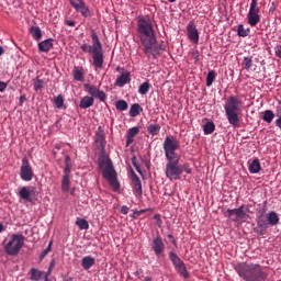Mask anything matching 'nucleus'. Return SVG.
Segmentation results:
<instances>
[{
  "mask_svg": "<svg viewBox=\"0 0 281 281\" xmlns=\"http://www.w3.org/2000/svg\"><path fill=\"white\" fill-rule=\"evenodd\" d=\"M236 273L245 281H265L267 273L262 271V266L258 263L239 262L234 266Z\"/></svg>",
  "mask_w": 281,
  "mask_h": 281,
  "instance_id": "1",
  "label": "nucleus"
},
{
  "mask_svg": "<svg viewBox=\"0 0 281 281\" xmlns=\"http://www.w3.org/2000/svg\"><path fill=\"white\" fill-rule=\"evenodd\" d=\"M225 115L228 124L237 128L240 124V113H243V100L238 95H231L224 103Z\"/></svg>",
  "mask_w": 281,
  "mask_h": 281,
  "instance_id": "2",
  "label": "nucleus"
},
{
  "mask_svg": "<svg viewBox=\"0 0 281 281\" xmlns=\"http://www.w3.org/2000/svg\"><path fill=\"white\" fill-rule=\"evenodd\" d=\"M92 45L83 44L81 45L82 52L90 54L93 60V67L95 69H102L104 65V49L102 48V43L95 31H91Z\"/></svg>",
  "mask_w": 281,
  "mask_h": 281,
  "instance_id": "3",
  "label": "nucleus"
},
{
  "mask_svg": "<svg viewBox=\"0 0 281 281\" xmlns=\"http://www.w3.org/2000/svg\"><path fill=\"white\" fill-rule=\"evenodd\" d=\"M257 225L255 227V234L258 236H265L269 227H276L280 224V216L274 211L269 213L261 211L257 214Z\"/></svg>",
  "mask_w": 281,
  "mask_h": 281,
  "instance_id": "4",
  "label": "nucleus"
},
{
  "mask_svg": "<svg viewBox=\"0 0 281 281\" xmlns=\"http://www.w3.org/2000/svg\"><path fill=\"white\" fill-rule=\"evenodd\" d=\"M183 172L187 175H192V169L188 162H184L182 166H180L179 158L169 160V162L166 165L165 175L169 181H179Z\"/></svg>",
  "mask_w": 281,
  "mask_h": 281,
  "instance_id": "5",
  "label": "nucleus"
},
{
  "mask_svg": "<svg viewBox=\"0 0 281 281\" xmlns=\"http://www.w3.org/2000/svg\"><path fill=\"white\" fill-rule=\"evenodd\" d=\"M138 38L142 42L149 41L150 38H157L155 35V29L150 19L138 18L137 21Z\"/></svg>",
  "mask_w": 281,
  "mask_h": 281,
  "instance_id": "6",
  "label": "nucleus"
},
{
  "mask_svg": "<svg viewBox=\"0 0 281 281\" xmlns=\"http://www.w3.org/2000/svg\"><path fill=\"white\" fill-rule=\"evenodd\" d=\"M23 245H25V237L21 234H13L4 246L5 254L8 256H19Z\"/></svg>",
  "mask_w": 281,
  "mask_h": 281,
  "instance_id": "7",
  "label": "nucleus"
},
{
  "mask_svg": "<svg viewBox=\"0 0 281 281\" xmlns=\"http://www.w3.org/2000/svg\"><path fill=\"white\" fill-rule=\"evenodd\" d=\"M179 142L175 136H167L164 143L165 157L167 161H172L173 159H180L176 150H179Z\"/></svg>",
  "mask_w": 281,
  "mask_h": 281,
  "instance_id": "8",
  "label": "nucleus"
},
{
  "mask_svg": "<svg viewBox=\"0 0 281 281\" xmlns=\"http://www.w3.org/2000/svg\"><path fill=\"white\" fill-rule=\"evenodd\" d=\"M143 45V52L147 58H153L157 60L161 53L159 52V46L157 45V37H153L150 40H145L140 42Z\"/></svg>",
  "mask_w": 281,
  "mask_h": 281,
  "instance_id": "9",
  "label": "nucleus"
},
{
  "mask_svg": "<svg viewBox=\"0 0 281 281\" xmlns=\"http://www.w3.org/2000/svg\"><path fill=\"white\" fill-rule=\"evenodd\" d=\"M247 21L250 27H256L258 23H260V8L258 7V0H251Z\"/></svg>",
  "mask_w": 281,
  "mask_h": 281,
  "instance_id": "10",
  "label": "nucleus"
},
{
  "mask_svg": "<svg viewBox=\"0 0 281 281\" xmlns=\"http://www.w3.org/2000/svg\"><path fill=\"white\" fill-rule=\"evenodd\" d=\"M169 259L172 262L176 271H178V273H180L184 280H188V278H190V272H188V268L186 267L183 260H181V258H179V256L172 251L169 252Z\"/></svg>",
  "mask_w": 281,
  "mask_h": 281,
  "instance_id": "11",
  "label": "nucleus"
},
{
  "mask_svg": "<svg viewBox=\"0 0 281 281\" xmlns=\"http://www.w3.org/2000/svg\"><path fill=\"white\" fill-rule=\"evenodd\" d=\"M223 213L226 218H231V221H234V223L247 221V212H245V206L243 205L238 209H227Z\"/></svg>",
  "mask_w": 281,
  "mask_h": 281,
  "instance_id": "12",
  "label": "nucleus"
},
{
  "mask_svg": "<svg viewBox=\"0 0 281 281\" xmlns=\"http://www.w3.org/2000/svg\"><path fill=\"white\" fill-rule=\"evenodd\" d=\"M19 196L29 203H36L38 201V190L36 187H23L19 191Z\"/></svg>",
  "mask_w": 281,
  "mask_h": 281,
  "instance_id": "13",
  "label": "nucleus"
},
{
  "mask_svg": "<svg viewBox=\"0 0 281 281\" xmlns=\"http://www.w3.org/2000/svg\"><path fill=\"white\" fill-rule=\"evenodd\" d=\"M103 178L110 183L111 188H113L114 192H117L120 190V181H117V172H115V169L112 167H108L102 171Z\"/></svg>",
  "mask_w": 281,
  "mask_h": 281,
  "instance_id": "14",
  "label": "nucleus"
},
{
  "mask_svg": "<svg viewBox=\"0 0 281 281\" xmlns=\"http://www.w3.org/2000/svg\"><path fill=\"white\" fill-rule=\"evenodd\" d=\"M20 175L23 181H32V179H34V170L32 169V165H30V160H27V158L22 160Z\"/></svg>",
  "mask_w": 281,
  "mask_h": 281,
  "instance_id": "15",
  "label": "nucleus"
},
{
  "mask_svg": "<svg viewBox=\"0 0 281 281\" xmlns=\"http://www.w3.org/2000/svg\"><path fill=\"white\" fill-rule=\"evenodd\" d=\"M151 249L157 258H164V252L166 251V244L161 236H157L151 241Z\"/></svg>",
  "mask_w": 281,
  "mask_h": 281,
  "instance_id": "16",
  "label": "nucleus"
},
{
  "mask_svg": "<svg viewBox=\"0 0 281 281\" xmlns=\"http://www.w3.org/2000/svg\"><path fill=\"white\" fill-rule=\"evenodd\" d=\"M85 89L87 93H89V95H91L92 98H97V100H100L101 102H104L106 100V93L98 89V87L86 85Z\"/></svg>",
  "mask_w": 281,
  "mask_h": 281,
  "instance_id": "17",
  "label": "nucleus"
},
{
  "mask_svg": "<svg viewBox=\"0 0 281 281\" xmlns=\"http://www.w3.org/2000/svg\"><path fill=\"white\" fill-rule=\"evenodd\" d=\"M72 8L76 10V12H79L85 19L91 16V10H89V7H87V3H85V0H79V2L74 3Z\"/></svg>",
  "mask_w": 281,
  "mask_h": 281,
  "instance_id": "18",
  "label": "nucleus"
},
{
  "mask_svg": "<svg viewBox=\"0 0 281 281\" xmlns=\"http://www.w3.org/2000/svg\"><path fill=\"white\" fill-rule=\"evenodd\" d=\"M187 34L188 37L192 41V43H199V31L196 30V25H194V22H190L187 25Z\"/></svg>",
  "mask_w": 281,
  "mask_h": 281,
  "instance_id": "19",
  "label": "nucleus"
},
{
  "mask_svg": "<svg viewBox=\"0 0 281 281\" xmlns=\"http://www.w3.org/2000/svg\"><path fill=\"white\" fill-rule=\"evenodd\" d=\"M131 82V72L128 70L123 71L115 80L116 87H124Z\"/></svg>",
  "mask_w": 281,
  "mask_h": 281,
  "instance_id": "20",
  "label": "nucleus"
},
{
  "mask_svg": "<svg viewBox=\"0 0 281 281\" xmlns=\"http://www.w3.org/2000/svg\"><path fill=\"white\" fill-rule=\"evenodd\" d=\"M132 182L136 195L142 196V194H144V190L142 189V180L137 177L136 173L132 175Z\"/></svg>",
  "mask_w": 281,
  "mask_h": 281,
  "instance_id": "21",
  "label": "nucleus"
},
{
  "mask_svg": "<svg viewBox=\"0 0 281 281\" xmlns=\"http://www.w3.org/2000/svg\"><path fill=\"white\" fill-rule=\"evenodd\" d=\"M248 170L250 172V175H258V172H260V170H262V167L260 165V160L255 159V160H249L248 161Z\"/></svg>",
  "mask_w": 281,
  "mask_h": 281,
  "instance_id": "22",
  "label": "nucleus"
},
{
  "mask_svg": "<svg viewBox=\"0 0 281 281\" xmlns=\"http://www.w3.org/2000/svg\"><path fill=\"white\" fill-rule=\"evenodd\" d=\"M93 265H95V258L91 256H86L81 259V267L85 271H89Z\"/></svg>",
  "mask_w": 281,
  "mask_h": 281,
  "instance_id": "23",
  "label": "nucleus"
},
{
  "mask_svg": "<svg viewBox=\"0 0 281 281\" xmlns=\"http://www.w3.org/2000/svg\"><path fill=\"white\" fill-rule=\"evenodd\" d=\"M53 47H54L53 38L45 40L38 44L40 52H44L45 54H47V52H49V49H52Z\"/></svg>",
  "mask_w": 281,
  "mask_h": 281,
  "instance_id": "24",
  "label": "nucleus"
},
{
  "mask_svg": "<svg viewBox=\"0 0 281 281\" xmlns=\"http://www.w3.org/2000/svg\"><path fill=\"white\" fill-rule=\"evenodd\" d=\"M139 134V127H132L127 131V136H126V146H131L133 144L135 135Z\"/></svg>",
  "mask_w": 281,
  "mask_h": 281,
  "instance_id": "25",
  "label": "nucleus"
},
{
  "mask_svg": "<svg viewBox=\"0 0 281 281\" xmlns=\"http://www.w3.org/2000/svg\"><path fill=\"white\" fill-rule=\"evenodd\" d=\"M94 99L93 97L86 95L81 99L79 106L80 109H91L93 106Z\"/></svg>",
  "mask_w": 281,
  "mask_h": 281,
  "instance_id": "26",
  "label": "nucleus"
},
{
  "mask_svg": "<svg viewBox=\"0 0 281 281\" xmlns=\"http://www.w3.org/2000/svg\"><path fill=\"white\" fill-rule=\"evenodd\" d=\"M30 273H31V277H30V280L32 281H41L43 280V276H44V272L36 269V268H32L30 270Z\"/></svg>",
  "mask_w": 281,
  "mask_h": 281,
  "instance_id": "27",
  "label": "nucleus"
},
{
  "mask_svg": "<svg viewBox=\"0 0 281 281\" xmlns=\"http://www.w3.org/2000/svg\"><path fill=\"white\" fill-rule=\"evenodd\" d=\"M30 34L35 41H41L43 38V31L38 26H31Z\"/></svg>",
  "mask_w": 281,
  "mask_h": 281,
  "instance_id": "28",
  "label": "nucleus"
},
{
  "mask_svg": "<svg viewBox=\"0 0 281 281\" xmlns=\"http://www.w3.org/2000/svg\"><path fill=\"white\" fill-rule=\"evenodd\" d=\"M113 165L111 164V159L108 157H101L99 158V168L100 170L104 171L108 168H111Z\"/></svg>",
  "mask_w": 281,
  "mask_h": 281,
  "instance_id": "29",
  "label": "nucleus"
},
{
  "mask_svg": "<svg viewBox=\"0 0 281 281\" xmlns=\"http://www.w3.org/2000/svg\"><path fill=\"white\" fill-rule=\"evenodd\" d=\"M142 111H144L142 105H139V103H134V104H132V106L130 109V116L137 117V115H139V113H142Z\"/></svg>",
  "mask_w": 281,
  "mask_h": 281,
  "instance_id": "30",
  "label": "nucleus"
},
{
  "mask_svg": "<svg viewBox=\"0 0 281 281\" xmlns=\"http://www.w3.org/2000/svg\"><path fill=\"white\" fill-rule=\"evenodd\" d=\"M203 131H204V135H212V133L216 131V125L214 124V122L209 121L204 124Z\"/></svg>",
  "mask_w": 281,
  "mask_h": 281,
  "instance_id": "31",
  "label": "nucleus"
},
{
  "mask_svg": "<svg viewBox=\"0 0 281 281\" xmlns=\"http://www.w3.org/2000/svg\"><path fill=\"white\" fill-rule=\"evenodd\" d=\"M276 117V114L271 110H266L263 112L262 120L263 122H267V124H271L273 122V119Z\"/></svg>",
  "mask_w": 281,
  "mask_h": 281,
  "instance_id": "32",
  "label": "nucleus"
},
{
  "mask_svg": "<svg viewBox=\"0 0 281 281\" xmlns=\"http://www.w3.org/2000/svg\"><path fill=\"white\" fill-rule=\"evenodd\" d=\"M250 32L251 31L249 29H245L243 24H239L237 27V35L240 36L241 38H247Z\"/></svg>",
  "mask_w": 281,
  "mask_h": 281,
  "instance_id": "33",
  "label": "nucleus"
},
{
  "mask_svg": "<svg viewBox=\"0 0 281 281\" xmlns=\"http://www.w3.org/2000/svg\"><path fill=\"white\" fill-rule=\"evenodd\" d=\"M147 131L149 133V135H159V131H161V126L159 124H150L147 127Z\"/></svg>",
  "mask_w": 281,
  "mask_h": 281,
  "instance_id": "34",
  "label": "nucleus"
},
{
  "mask_svg": "<svg viewBox=\"0 0 281 281\" xmlns=\"http://www.w3.org/2000/svg\"><path fill=\"white\" fill-rule=\"evenodd\" d=\"M214 80H216V71L210 70L206 76V87H212V85H214Z\"/></svg>",
  "mask_w": 281,
  "mask_h": 281,
  "instance_id": "35",
  "label": "nucleus"
},
{
  "mask_svg": "<svg viewBox=\"0 0 281 281\" xmlns=\"http://www.w3.org/2000/svg\"><path fill=\"white\" fill-rule=\"evenodd\" d=\"M149 91H150V82L148 81H145L138 88V93H140V95H146V93H148Z\"/></svg>",
  "mask_w": 281,
  "mask_h": 281,
  "instance_id": "36",
  "label": "nucleus"
},
{
  "mask_svg": "<svg viewBox=\"0 0 281 281\" xmlns=\"http://www.w3.org/2000/svg\"><path fill=\"white\" fill-rule=\"evenodd\" d=\"M54 104H55L56 109H63V106H65V98L63 97V94H58L54 99Z\"/></svg>",
  "mask_w": 281,
  "mask_h": 281,
  "instance_id": "37",
  "label": "nucleus"
},
{
  "mask_svg": "<svg viewBox=\"0 0 281 281\" xmlns=\"http://www.w3.org/2000/svg\"><path fill=\"white\" fill-rule=\"evenodd\" d=\"M72 76L74 79L77 80V82H82V80H85V72H82V70L74 69Z\"/></svg>",
  "mask_w": 281,
  "mask_h": 281,
  "instance_id": "38",
  "label": "nucleus"
},
{
  "mask_svg": "<svg viewBox=\"0 0 281 281\" xmlns=\"http://www.w3.org/2000/svg\"><path fill=\"white\" fill-rule=\"evenodd\" d=\"M76 225L79 227V229H89V222L85 218H78L76 221Z\"/></svg>",
  "mask_w": 281,
  "mask_h": 281,
  "instance_id": "39",
  "label": "nucleus"
},
{
  "mask_svg": "<svg viewBox=\"0 0 281 281\" xmlns=\"http://www.w3.org/2000/svg\"><path fill=\"white\" fill-rule=\"evenodd\" d=\"M34 91H43V88L45 87V81L43 79L37 78L34 83Z\"/></svg>",
  "mask_w": 281,
  "mask_h": 281,
  "instance_id": "40",
  "label": "nucleus"
},
{
  "mask_svg": "<svg viewBox=\"0 0 281 281\" xmlns=\"http://www.w3.org/2000/svg\"><path fill=\"white\" fill-rule=\"evenodd\" d=\"M117 111H126L128 109V103L124 100H119L115 103Z\"/></svg>",
  "mask_w": 281,
  "mask_h": 281,
  "instance_id": "41",
  "label": "nucleus"
},
{
  "mask_svg": "<svg viewBox=\"0 0 281 281\" xmlns=\"http://www.w3.org/2000/svg\"><path fill=\"white\" fill-rule=\"evenodd\" d=\"M251 65H254V59L251 57H244V60H243L244 69L249 71V69H251Z\"/></svg>",
  "mask_w": 281,
  "mask_h": 281,
  "instance_id": "42",
  "label": "nucleus"
},
{
  "mask_svg": "<svg viewBox=\"0 0 281 281\" xmlns=\"http://www.w3.org/2000/svg\"><path fill=\"white\" fill-rule=\"evenodd\" d=\"M69 176H64L63 181H61V188L65 192H67V190H69Z\"/></svg>",
  "mask_w": 281,
  "mask_h": 281,
  "instance_id": "43",
  "label": "nucleus"
},
{
  "mask_svg": "<svg viewBox=\"0 0 281 281\" xmlns=\"http://www.w3.org/2000/svg\"><path fill=\"white\" fill-rule=\"evenodd\" d=\"M52 245H54V241H49L47 248L42 251L40 256L41 260H43V258H45L49 252H52Z\"/></svg>",
  "mask_w": 281,
  "mask_h": 281,
  "instance_id": "44",
  "label": "nucleus"
},
{
  "mask_svg": "<svg viewBox=\"0 0 281 281\" xmlns=\"http://www.w3.org/2000/svg\"><path fill=\"white\" fill-rule=\"evenodd\" d=\"M154 221H156L157 227H161L164 225V221H161V215L159 214L154 215Z\"/></svg>",
  "mask_w": 281,
  "mask_h": 281,
  "instance_id": "45",
  "label": "nucleus"
},
{
  "mask_svg": "<svg viewBox=\"0 0 281 281\" xmlns=\"http://www.w3.org/2000/svg\"><path fill=\"white\" fill-rule=\"evenodd\" d=\"M95 143H97V144H101V146H102V144H104V134H102V133H97Z\"/></svg>",
  "mask_w": 281,
  "mask_h": 281,
  "instance_id": "46",
  "label": "nucleus"
},
{
  "mask_svg": "<svg viewBox=\"0 0 281 281\" xmlns=\"http://www.w3.org/2000/svg\"><path fill=\"white\" fill-rule=\"evenodd\" d=\"M71 175V166H65L64 177H69Z\"/></svg>",
  "mask_w": 281,
  "mask_h": 281,
  "instance_id": "47",
  "label": "nucleus"
},
{
  "mask_svg": "<svg viewBox=\"0 0 281 281\" xmlns=\"http://www.w3.org/2000/svg\"><path fill=\"white\" fill-rule=\"evenodd\" d=\"M274 54L277 58H281V45L274 47Z\"/></svg>",
  "mask_w": 281,
  "mask_h": 281,
  "instance_id": "48",
  "label": "nucleus"
},
{
  "mask_svg": "<svg viewBox=\"0 0 281 281\" xmlns=\"http://www.w3.org/2000/svg\"><path fill=\"white\" fill-rule=\"evenodd\" d=\"M8 89V83L5 81H0V93H3Z\"/></svg>",
  "mask_w": 281,
  "mask_h": 281,
  "instance_id": "49",
  "label": "nucleus"
},
{
  "mask_svg": "<svg viewBox=\"0 0 281 281\" xmlns=\"http://www.w3.org/2000/svg\"><path fill=\"white\" fill-rule=\"evenodd\" d=\"M137 157H133L132 158V164H133V166L136 168V170H137V172H142L140 170H139V166H137Z\"/></svg>",
  "mask_w": 281,
  "mask_h": 281,
  "instance_id": "50",
  "label": "nucleus"
},
{
  "mask_svg": "<svg viewBox=\"0 0 281 281\" xmlns=\"http://www.w3.org/2000/svg\"><path fill=\"white\" fill-rule=\"evenodd\" d=\"M143 273H144V270H142V269H138V270H136L135 272H134V276H135V278H142L143 277Z\"/></svg>",
  "mask_w": 281,
  "mask_h": 281,
  "instance_id": "51",
  "label": "nucleus"
},
{
  "mask_svg": "<svg viewBox=\"0 0 281 281\" xmlns=\"http://www.w3.org/2000/svg\"><path fill=\"white\" fill-rule=\"evenodd\" d=\"M65 24L68 25L69 27H76V21L66 20Z\"/></svg>",
  "mask_w": 281,
  "mask_h": 281,
  "instance_id": "52",
  "label": "nucleus"
},
{
  "mask_svg": "<svg viewBox=\"0 0 281 281\" xmlns=\"http://www.w3.org/2000/svg\"><path fill=\"white\" fill-rule=\"evenodd\" d=\"M167 237L170 240V243H172V245H177V240L175 239V236L172 234L167 235Z\"/></svg>",
  "mask_w": 281,
  "mask_h": 281,
  "instance_id": "53",
  "label": "nucleus"
},
{
  "mask_svg": "<svg viewBox=\"0 0 281 281\" xmlns=\"http://www.w3.org/2000/svg\"><path fill=\"white\" fill-rule=\"evenodd\" d=\"M65 166H72L71 165V157L66 156V158H65Z\"/></svg>",
  "mask_w": 281,
  "mask_h": 281,
  "instance_id": "54",
  "label": "nucleus"
},
{
  "mask_svg": "<svg viewBox=\"0 0 281 281\" xmlns=\"http://www.w3.org/2000/svg\"><path fill=\"white\" fill-rule=\"evenodd\" d=\"M121 214H128V206L123 205V206L121 207Z\"/></svg>",
  "mask_w": 281,
  "mask_h": 281,
  "instance_id": "55",
  "label": "nucleus"
},
{
  "mask_svg": "<svg viewBox=\"0 0 281 281\" xmlns=\"http://www.w3.org/2000/svg\"><path fill=\"white\" fill-rule=\"evenodd\" d=\"M158 46V52H166V44L161 43L160 45H157Z\"/></svg>",
  "mask_w": 281,
  "mask_h": 281,
  "instance_id": "56",
  "label": "nucleus"
},
{
  "mask_svg": "<svg viewBox=\"0 0 281 281\" xmlns=\"http://www.w3.org/2000/svg\"><path fill=\"white\" fill-rule=\"evenodd\" d=\"M54 267H56V260L53 259L49 263V268L54 269Z\"/></svg>",
  "mask_w": 281,
  "mask_h": 281,
  "instance_id": "57",
  "label": "nucleus"
},
{
  "mask_svg": "<svg viewBox=\"0 0 281 281\" xmlns=\"http://www.w3.org/2000/svg\"><path fill=\"white\" fill-rule=\"evenodd\" d=\"M70 5L74 8V3H80V0H69Z\"/></svg>",
  "mask_w": 281,
  "mask_h": 281,
  "instance_id": "58",
  "label": "nucleus"
},
{
  "mask_svg": "<svg viewBox=\"0 0 281 281\" xmlns=\"http://www.w3.org/2000/svg\"><path fill=\"white\" fill-rule=\"evenodd\" d=\"M49 276H52V272L48 270L47 272H44L43 278H49Z\"/></svg>",
  "mask_w": 281,
  "mask_h": 281,
  "instance_id": "59",
  "label": "nucleus"
},
{
  "mask_svg": "<svg viewBox=\"0 0 281 281\" xmlns=\"http://www.w3.org/2000/svg\"><path fill=\"white\" fill-rule=\"evenodd\" d=\"M23 102H25V95L20 97V104H23Z\"/></svg>",
  "mask_w": 281,
  "mask_h": 281,
  "instance_id": "60",
  "label": "nucleus"
},
{
  "mask_svg": "<svg viewBox=\"0 0 281 281\" xmlns=\"http://www.w3.org/2000/svg\"><path fill=\"white\" fill-rule=\"evenodd\" d=\"M194 60H199V53H193Z\"/></svg>",
  "mask_w": 281,
  "mask_h": 281,
  "instance_id": "61",
  "label": "nucleus"
},
{
  "mask_svg": "<svg viewBox=\"0 0 281 281\" xmlns=\"http://www.w3.org/2000/svg\"><path fill=\"white\" fill-rule=\"evenodd\" d=\"M269 12H271V14H273V12H276V7L270 8Z\"/></svg>",
  "mask_w": 281,
  "mask_h": 281,
  "instance_id": "62",
  "label": "nucleus"
},
{
  "mask_svg": "<svg viewBox=\"0 0 281 281\" xmlns=\"http://www.w3.org/2000/svg\"><path fill=\"white\" fill-rule=\"evenodd\" d=\"M144 281H153V278L146 277V278L144 279Z\"/></svg>",
  "mask_w": 281,
  "mask_h": 281,
  "instance_id": "63",
  "label": "nucleus"
},
{
  "mask_svg": "<svg viewBox=\"0 0 281 281\" xmlns=\"http://www.w3.org/2000/svg\"><path fill=\"white\" fill-rule=\"evenodd\" d=\"M0 56H3V47L0 46Z\"/></svg>",
  "mask_w": 281,
  "mask_h": 281,
  "instance_id": "64",
  "label": "nucleus"
}]
</instances>
